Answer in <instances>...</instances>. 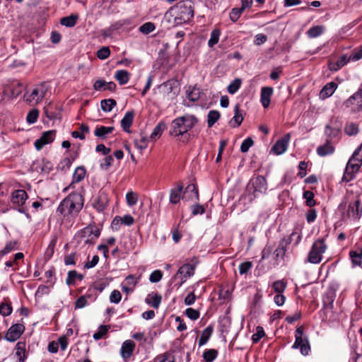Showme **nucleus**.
<instances>
[{
    "label": "nucleus",
    "mask_w": 362,
    "mask_h": 362,
    "mask_svg": "<svg viewBox=\"0 0 362 362\" xmlns=\"http://www.w3.org/2000/svg\"><path fill=\"white\" fill-rule=\"evenodd\" d=\"M84 198L81 193L74 192L69 194L59 204L57 213L65 217L67 215L76 216L83 209Z\"/></svg>",
    "instance_id": "1"
},
{
    "label": "nucleus",
    "mask_w": 362,
    "mask_h": 362,
    "mask_svg": "<svg viewBox=\"0 0 362 362\" xmlns=\"http://www.w3.org/2000/svg\"><path fill=\"white\" fill-rule=\"evenodd\" d=\"M198 120L193 115H185L173 119L171 122L170 134L174 136H182L192 129Z\"/></svg>",
    "instance_id": "2"
},
{
    "label": "nucleus",
    "mask_w": 362,
    "mask_h": 362,
    "mask_svg": "<svg viewBox=\"0 0 362 362\" xmlns=\"http://www.w3.org/2000/svg\"><path fill=\"white\" fill-rule=\"evenodd\" d=\"M173 10L176 14L175 17L176 24L187 23L194 16L193 3L191 0L180 1Z\"/></svg>",
    "instance_id": "3"
},
{
    "label": "nucleus",
    "mask_w": 362,
    "mask_h": 362,
    "mask_svg": "<svg viewBox=\"0 0 362 362\" xmlns=\"http://www.w3.org/2000/svg\"><path fill=\"white\" fill-rule=\"evenodd\" d=\"M100 234V231L95 226L88 225L78 231L74 238L78 245L82 243L85 245H94Z\"/></svg>",
    "instance_id": "4"
},
{
    "label": "nucleus",
    "mask_w": 362,
    "mask_h": 362,
    "mask_svg": "<svg viewBox=\"0 0 362 362\" xmlns=\"http://www.w3.org/2000/svg\"><path fill=\"white\" fill-rule=\"evenodd\" d=\"M48 86L46 83H40L34 87L31 92L27 91L24 94V100L26 103L33 105L39 103L46 95Z\"/></svg>",
    "instance_id": "5"
},
{
    "label": "nucleus",
    "mask_w": 362,
    "mask_h": 362,
    "mask_svg": "<svg viewBox=\"0 0 362 362\" xmlns=\"http://www.w3.org/2000/svg\"><path fill=\"white\" fill-rule=\"evenodd\" d=\"M292 349H299L303 356L308 355L310 351L309 340L308 337L304 334V327L302 325L298 327L296 329L295 342L292 346Z\"/></svg>",
    "instance_id": "6"
},
{
    "label": "nucleus",
    "mask_w": 362,
    "mask_h": 362,
    "mask_svg": "<svg viewBox=\"0 0 362 362\" xmlns=\"http://www.w3.org/2000/svg\"><path fill=\"white\" fill-rule=\"evenodd\" d=\"M327 245L324 239L315 240L308 255V262L311 264H318L322 261V254L327 250Z\"/></svg>",
    "instance_id": "7"
},
{
    "label": "nucleus",
    "mask_w": 362,
    "mask_h": 362,
    "mask_svg": "<svg viewBox=\"0 0 362 362\" xmlns=\"http://www.w3.org/2000/svg\"><path fill=\"white\" fill-rule=\"evenodd\" d=\"M267 190V183L264 177L258 175L250 179L247 185V191L252 194L254 197L265 194Z\"/></svg>",
    "instance_id": "8"
},
{
    "label": "nucleus",
    "mask_w": 362,
    "mask_h": 362,
    "mask_svg": "<svg viewBox=\"0 0 362 362\" xmlns=\"http://www.w3.org/2000/svg\"><path fill=\"white\" fill-rule=\"evenodd\" d=\"M358 160L359 158L357 156V153H353L346 164V167L341 179L342 182H348L354 179V173H357L362 165V161Z\"/></svg>",
    "instance_id": "9"
},
{
    "label": "nucleus",
    "mask_w": 362,
    "mask_h": 362,
    "mask_svg": "<svg viewBox=\"0 0 362 362\" xmlns=\"http://www.w3.org/2000/svg\"><path fill=\"white\" fill-rule=\"evenodd\" d=\"M109 198L107 193L100 189L95 197L93 199L92 206L98 212L103 211L107 206Z\"/></svg>",
    "instance_id": "10"
},
{
    "label": "nucleus",
    "mask_w": 362,
    "mask_h": 362,
    "mask_svg": "<svg viewBox=\"0 0 362 362\" xmlns=\"http://www.w3.org/2000/svg\"><path fill=\"white\" fill-rule=\"evenodd\" d=\"M346 216L354 220L359 219L362 216V205L359 195H356V198L353 203H350L348 206Z\"/></svg>",
    "instance_id": "11"
},
{
    "label": "nucleus",
    "mask_w": 362,
    "mask_h": 362,
    "mask_svg": "<svg viewBox=\"0 0 362 362\" xmlns=\"http://www.w3.org/2000/svg\"><path fill=\"white\" fill-rule=\"evenodd\" d=\"M341 124L338 122L331 121L325 127V134L327 136V140L331 143L334 139H338L340 134Z\"/></svg>",
    "instance_id": "12"
},
{
    "label": "nucleus",
    "mask_w": 362,
    "mask_h": 362,
    "mask_svg": "<svg viewBox=\"0 0 362 362\" xmlns=\"http://www.w3.org/2000/svg\"><path fill=\"white\" fill-rule=\"evenodd\" d=\"M25 331V326L22 324H14L8 329L5 339L8 341H15L21 337Z\"/></svg>",
    "instance_id": "13"
},
{
    "label": "nucleus",
    "mask_w": 362,
    "mask_h": 362,
    "mask_svg": "<svg viewBox=\"0 0 362 362\" xmlns=\"http://www.w3.org/2000/svg\"><path fill=\"white\" fill-rule=\"evenodd\" d=\"M55 135V130L45 132L42 136L35 141L34 145L35 148L39 151L42 149L45 145L52 143L54 140Z\"/></svg>",
    "instance_id": "14"
},
{
    "label": "nucleus",
    "mask_w": 362,
    "mask_h": 362,
    "mask_svg": "<svg viewBox=\"0 0 362 362\" xmlns=\"http://www.w3.org/2000/svg\"><path fill=\"white\" fill-rule=\"evenodd\" d=\"M290 139V134H285L274 144L272 148V151L276 155H281L284 153L288 148Z\"/></svg>",
    "instance_id": "15"
},
{
    "label": "nucleus",
    "mask_w": 362,
    "mask_h": 362,
    "mask_svg": "<svg viewBox=\"0 0 362 362\" xmlns=\"http://www.w3.org/2000/svg\"><path fill=\"white\" fill-rule=\"evenodd\" d=\"M354 106L355 111H362V87L346 101V106Z\"/></svg>",
    "instance_id": "16"
},
{
    "label": "nucleus",
    "mask_w": 362,
    "mask_h": 362,
    "mask_svg": "<svg viewBox=\"0 0 362 362\" xmlns=\"http://www.w3.org/2000/svg\"><path fill=\"white\" fill-rule=\"evenodd\" d=\"M194 265L191 264H184L179 268L175 277L176 278L180 275V278L182 280V282H185L188 278L194 275Z\"/></svg>",
    "instance_id": "17"
},
{
    "label": "nucleus",
    "mask_w": 362,
    "mask_h": 362,
    "mask_svg": "<svg viewBox=\"0 0 362 362\" xmlns=\"http://www.w3.org/2000/svg\"><path fill=\"white\" fill-rule=\"evenodd\" d=\"M294 235L295 233H292L289 237L284 238L280 240L277 248L275 250L274 252L276 259L279 257L283 259L284 257L286 252L287 250V246L291 244L292 240V236Z\"/></svg>",
    "instance_id": "18"
},
{
    "label": "nucleus",
    "mask_w": 362,
    "mask_h": 362,
    "mask_svg": "<svg viewBox=\"0 0 362 362\" xmlns=\"http://www.w3.org/2000/svg\"><path fill=\"white\" fill-rule=\"evenodd\" d=\"M135 349V343L132 340H126L123 342L120 354L124 359H128L132 356Z\"/></svg>",
    "instance_id": "19"
},
{
    "label": "nucleus",
    "mask_w": 362,
    "mask_h": 362,
    "mask_svg": "<svg viewBox=\"0 0 362 362\" xmlns=\"http://www.w3.org/2000/svg\"><path fill=\"white\" fill-rule=\"evenodd\" d=\"M28 198V196L23 189L16 190L11 194V202L13 204H17L19 206H22Z\"/></svg>",
    "instance_id": "20"
},
{
    "label": "nucleus",
    "mask_w": 362,
    "mask_h": 362,
    "mask_svg": "<svg viewBox=\"0 0 362 362\" xmlns=\"http://www.w3.org/2000/svg\"><path fill=\"white\" fill-rule=\"evenodd\" d=\"M273 91L274 90L272 87L266 86L262 88L260 93V101L264 108H267L269 106Z\"/></svg>",
    "instance_id": "21"
},
{
    "label": "nucleus",
    "mask_w": 362,
    "mask_h": 362,
    "mask_svg": "<svg viewBox=\"0 0 362 362\" xmlns=\"http://www.w3.org/2000/svg\"><path fill=\"white\" fill-rule=\"evenodd\" d=\"M183 185L182 183L177 184L176 187L172 188L170 191L169 200L173 204H177L182 198Z\"/></svg>",
    "instance_id": "22"
},
{
    "label": "nucleus",
    "mask_w": 362,
    "mask_h": 362,
    "mask_svg": "<svg viewBox=\"0 0 362 362\" xmlns=\"http://www.w3.org/2000/svg\"><path fill=\"white\" fill-rule=\"evenodd\" d=\"M134 112L133 110L127 112L121 120V127L126 132H129L130 127L133 124Z\"/></svg>",
    "instance_id": "23"
},
{
    "label": "nucleus",
    "mask_w": 362,
    "mask_h": 362,
    "mask_svg": "<svg viewBox=\"0 0 362 362\" xmlns=\"http://www.w3.org/2000/svg\"><path fill=\"white\" fill-rule=\"evenodd\" d=\"M337 88V84L335 82H329L327 83L321 90L320 97L322 99L330 97L334 93Z\"/></svg>",
    "instance_id": "24"
},
{
    "label": "nucleus",
    "mask_w": 362,
    "mask_h": 362,
    "mask_svg": "<svg viewBox=\"0 0 362 362\" xmlns=\"http://www.w3.org/2000/svg\"><path fill=\"white\" fill-rule=\"evenodd\" d=\"M334 151V147L331 144L329 140H327L325 144L319 146L317 148V153L321 157L331 155Z\"/></svg>",
    "instance_id": "25"
},
{
    "label": "nucleus",
    "mask_w": 362,
    "mask_h": 362,
    "mask_svg": "<svg viewBox=\"0 0 362 362\" xmlns=\"http://www.w3.org/2000/svg\"><path fill=\"white\" fill-rule=\"evenodd\" d=\"M234 116L229 122L230 125L232 127H239L243 121V116L240 110V105L236 104L234 107Z\"/></svg>",
    "instance_id": "26"
},
{
    "label": "nucleus",
    "mask_w": 362,
    "mask_h": 362,
    "mask_svg": "<svg viewBox=\"0 0 362 362\" xmlns=\"http://www.w3.org/2000/svg\"><path fill=\"white\" fill-rule=\"evenodd\" d=\"M202 94L201 89L197 86H189L187 90V98L192 102L198 101Z\"/></svg>",
    "instance_id": "27"
},
{
    "label": "nucleus",
    "mask_w": 362,
    "mask_h": 362,
    "mask_svg": "<svg viewBox=\"0 0 362 362\" xmlns=\"http://www.w3.org/2000/svg\"><path fill=\"white\" fill-rule=\"evenodd\" d=\"M161 299L162 297L160 294L152 292L147 296L145 301L153 308L157 309L160 306Z\"/></svg>",
    "instance_id": "28"
},
{
    "label": "nucleus",
    "mask_w": 362,
    "mask_h": 362,
    "mask_svg": "<svg viewBox=\"0 0 362 362\" xmlns=\"http://www.w3.org/2000/svg\"><path fill=\"white\" fill-rule=\"evenodd\" d=\"M114 130V127L98 126L94 131V134L97 137L105 139L107 135L112 133Z\"/></svg>",
    "instance_id": "29"
},
{
    "label": "nucleus",
    "mask_w": 362,
    "mask_h": 362,
    "mask_svg": "<svg viewBox=\"0 0 362 362\" xmlns=\"http://www.w3.org/2000/svg\"><path fill=\"white\" fill-rule=\"evenodd\" d=\"M115 78L120 85H125L129 81L130 74L124 69L117 70L115 74Z\"/></svg>",
    "instance_id": "30"
},
{
    "label": "nucleus",
    "mask_w": 362,
    "mask_h": 362,
    "mask_svg": "<svg viewBox=\"0 0 362 362\" xmlns=\"http://www.w3.org/2000/svg\"><path fill=\"white\" fill-rule=\"evenodd\" d=\"M25 343L23 341H18L16 345V356L18 358L19 362H24L25 356Z\"/></svg>",
    "instance_id": "31"
},
{
    "label": "nucleus",
    "mask_w": 362,
    "mask_h": 362,
    "mask_svg": "<svg viewBox=\"0 0 362 362\" xmlns=\"http://www.w3.org/2000/svg\"><path fill=\"white\" fill-rule=\"evenodd\" d=\"M213 327L212 326H208L206 327L202 332V334L200 336V338L199 339V346H203L204 345L211 337L212 333H213Z\"/></svg>",
    "instance_id": "32"
},
{
    "label": "nucleus",
    "mask_w": 362,
    "mask_h": 362,
    "mask_svg": "<svg viewBox=\"0 0 362 362\" xmlns=\"http://www.w3.org/2000/svg\"><path fill=\"white\" fill-rule=\"evenodd\" d=\"M117 105V102L112 98L104 99L100 102V106L103 111L109 112Z\"/></svg>",
    "instance_id": "33"
},
{
    "label": "nucleus",
    "mask_w": 362,
    "mask_h": 362,
    "mask_svg": "<svg viewBox=\"0 0 362 362\" xmlns=\"http://www.w3.org/2000/svg\"><path fill=\"white\" fill-rule=\"evenodd\" d=\"M324 31L325 27L323 25H315L308 30L306 34L310 38H315L321 35Z\"/></svg>",
    "instance_id": "34"
},
{
    "label": "nucleus",
    "mask_w": 362,
    "mask_h": 362,
    "mask_svg": "<svg viewBox=\"0 0 362 362\" xmlns=\"http://www.w3.org/2000/svg\"><path fill=\"white\" fill-rule=\"evenodd\" d=\"M349 256L354 265L359 266L362 262V249L358 250H351Z\"/></svg>",
    "instance_id": "35"
},
{
    "label": "nucleus",
    "mask_w": 362,
    "mask_h": 362,
    "mask_svg": "<svg viewBox=\"0 0 362 362\" xmlns=\"http://www.w3.org/2000/svg\"><path fill=\"white\" fill-rule=\"evenodd\" d=\"M166 128V124L163 122H160L153 129L152 133L151 134L150 138L151 139H156L159 138L165 129Z\"/></svg>",
    "instance_id": "36"
},
{
    "label": "nucleus",
    "mask_w": 362,
    "mask_h": 362,
    "mask_svg": "<svg viewBox=\"0 0 362 362\" xmlns=\"http://www.w3.org/2000/svg\"><path fill=\"white\" fill-rule=\"evenodd\" d=\"M86 174V170L84 167L80 166L77 167L73 175V183L74 182H80L82 181Z\"/></svg>",
    "instance_id": "37"
},
{
    "label": "nucleus",
    "mask_w": 362,
    "mask_h": 362,
    "mask_svg": "<svg viewBox=\"0 0 362 362\" xmlns=\"http://www.w3.org/2000/svg\"><path fill=\"white\" fill-rule=\"evenodd\" d=\"M220 113L217 110H210L207 115V124L209 127H212L219 119Z\"/></svg>",
    "instance_id": "38"
},
{
    "label": "nucleus",
    "mask_w": 362,
    "mask_h": 362,
    "mask_svg": "<svg viewBox=\"0 0 362 362\" xmlns=\"http://www.w3.org/2000/svg\"><path fill=\"white\" fill-rule=\"evenodd\" d=\"M76 279H78L80 281H81L83 279V275L78 274L75 270L69 271L66 279V283L69 286L72 285L75 283V280Z\"/></svg>",
    "instance_id": "39"
},
{
    "label": "nucleus",
    "mask_w": 362,
    "mask_h": 362,
    "mask_svg": "<svg viewBox=\"0 0 362 362\" xmlns=\"http://www.w3.org/2000/svg\"><path fill=\"white\" fill-rule=\"evenodd\" d=\"M18 242L16 240H11L7 242L4 249L0 251V256H4L13 250L17 249Z\"/></svg>",
    "instance_id": "40"
},
{
    "label": "nucleus",
    "mask_w": 362,
    "mask_h": 362,
    "mask_svg": "<svg viewBox=\"0 0 362 362\" xmlns=\"http://www.w3.org/2000/svg\"><path fill=\"white\" fill-rule=\"evenodd\" d=\"M221 35V31L218 29H214L210 35V38L208 41V45L209 47H213L218 42L219 37Z\"/></svg>",
    "instance_id": "41"
},
{
    "label": "nucleus",
    "mask_w": 362,
    "mask_h": 362,
    "mask_svg": "<svg viewBox=\"0 0 362 362\" xmlns=\"http://www.w3.org/2000/svg\"><path fill=\"white\" fill-rule=\"evenodd\" d=\"M77 16L71 15L64 17L60 20V23L66 27H74L76 23Z\"/></svg>",
    "instance_id": "42"
},
{
    "label": "nucleus",
    "mask_w": 362,
    "mask_h": 362,
    "mask_svg": "<svg viewBox=\"0 0 362 362\" xmlns=\"http://www.w3.org/2000/svg\"><path fill=\"white\" fill-rule=\"evenodd\" d=\"M303 198L305 199V204L309 207H313L316 204L314 199V193L312 191H305L303 194Z\"/></svg>",
    "instance_id": "43"
},
{
    "label": "nucleus",
    "mask_w": 362,
    "mask_h": 362,
    "mask_svg": "<svg viewBox=\"0 0 362 362\" xmlns=\"http://www.w3.org/2000/svg\"><path fill=\"white\" fill-rule=\"evenodd\" d=\"M110 328V327L109 325H100L98 330L93 334V339L95 340L102 339L107 333Z\"/></svg>",
    "instance_id": "44"
},
{
    "label": "nucleus",
    "mask_w": 362,
    "mask_h": 362,
    "mask_svg": "<svg viewBox=\"0 0 362 362\" xmlns=\"http://www.w3.org/2000/svg\"><path fill=\"white\" fill-rule=\"evenodd\" d=\"M138 194L133 191H129L126 194L127 203L130 206L136 205L138 202Z\"/></svg>",
    "instance_id": "45"
},
{
    "label": "nucleus",
    "mask_w": 362,
    "mask_h": 362,
    "mask_svg": "<svg viewBox=\"0 0 362 362\" xmlns=\"http://www.w3.org/2000/svg\"><path fill=\"white\" fill-rule=\"evenodd\" d=\"M240 86L241 80L240 78H235L228 85L227 90L230 94H234L238 90Z\"/></svg>",
    "instance_id": "46"
},
{
    "label": "nucleus",
    "mask_w": 362,
    "mask_h": 362,
    "mask_svg": "<svg viewBox=\"0 0 362 362\" xmlns=\"http://www.w3.org/2000/svg\"><path fill=\"white\" fill-rule=\"evenodd\" d=\"M218 351L215 349H208L203 354L206 362H212L217 357Z\"/></svg>",
    "instance_id": "47"
},
{
    "label": "nucleus",
    "mask_w": 362,
    "mask_h": 362,
    "mask_svg": "<svg viewBox=\"0 0 362 362\" xmlns=\"http://www.w3.org/2000/svg\"><path fill=\"white\" fill-rule=\"evenodd\" d=\"M286 287V283L284 280H278L272 284V288L277 293H282Z\"/></svg>",
    "instance_id": "48"
},
{
    "label": "nucleus",
    "mask_w": 362,
    "mask_h": 362,
    "mask_svg": "<svg viewBox=\"0 0 362 362\" xmlns=\"http://www.w3.org/2000/svg\"><path fill=\"white\" fill-rule=\"evenodd\" d=\"M39 116V110L37 109L31 110L27 115L26 121L28 124H34L36 122Z\"/></svg>",
    "instance_id": "49"
},
{
    "label": "nucleus",
    "mask_w": 362,
    "mask_h": 362,
    "mask_svg": "<svg viewBox=\"0 0 362 362\" xmlns=\"http://www.w3.org/2000/svg\"><path fill=\"white\" fill-rule=\"evenodd\" d=\"M156 361L158 362H175V358L170 353L165 352L164 354L158 355Z\"/></svg>",
    "instance_id": "50"
},
{
    "label": "nucleus",
    "mask_w": 362,
    "mask_h": 362,
    "mask_svg": "<svg viewBox=\"0 0 362 362\" xmlns=\"http://www.w3.org/2000/svg\"><path fill=\"white\" fill-rule=\"evenodd\" d=\"M155 25L151 22L144 23L139 27V31L144 34H149L155 30Z\"/></svg>",
    "instance_id": "51"
},
{
    "label": "nucleus",
    "mask_w": 362,
    "mask_h": 362,
    "mask_svg": "<svg viewBox=\"0 0 362 362\" xmlns=\"http://www.w3.org/2000/svg\"><path fill=\"white\" fill-rule=\"evenodd\" d=\"M13 310L12 306L10 303L2 302L0 304V314L3 316H8L11 314Z\"/></svg>",
    "instance_id": "52"
},
{
    "label": "nucleus",
    "mask_w": 362,
    "mask_h": 362,
    "mask_svg": "<svg viewBox=\"0 0 362 362\" xmlns=\"http://www.w3.org/2000/svg\"><path fill=\"white\" fill-rule=\"evenodd\" d=\"M345 133L349 136H354L358 133V127L355 123L348 124L345 127Z\"/></svg>",
    "instance_id": "53"
},
{
    "label": "nucleus",
    "mask_w": 362,
    "mask_h": 362,
    "mask_svg": "<svg viewBox=\"0 0 362 362\" xmlns=\"http://www.w3.org/2000/svg\"><path fill=\"white\" fill-rule=\"evenodd\" d=\"M244 11L245 9H243L242 7L233 8L230 13V19L233 22H236L240 18Z\"/></svg>",
    "instance_id": "54"
},
{
    "label": "nucleus",
    "mask_w": 362,
    "mask_h": 362,
    "mask_svg": "<svg viewBox=\"0 0 362 362\" xmlns=\"http://www.w3.org/2000/svg\"><path fill=\"white\" fill-rule=\"evenodd\" d=\"M264 335L265 333L263 327L258 326L256 329V332L252 336L253 343H257Z\"/></svg>",
    "instance_id": "55"
},
{
    "label": "nucleus",
    "mask_w": 362,
    "mask_h": 362,
    "mask_svg": "<svg viewBox=\"0 0 362 362\" xmlns=\"http://www.w3.org/2000/svg\"><path fill=\"white\" fill-rule=\"evenodd\" d=\"M254 144V141L252 138L247 137L245 139L240 146V151L242 153H246L249 148Z\"/></svg>",
    "instance_id": "56"
},
{
    "label": "nucleus",
    "mask_w": 362,
    "mask_h": 362,
    "mask_svg": "<svg viewBox=\"0 0 362 362\" xmlns=\"http://www.w3.org/2000/svg\"><path fill=\"white\" fill-rule=\"evenodd\" d=\"M110 55V50L108 47H103L97 52V57L100 59H105Z\"/></svg>",
    "instance_id": "57"
},
{
    "label": "nucleus",
    "mask_w": 362,
    "mask_h": 362,
    "mask_svg": "<svg viewBox=\"0 0 362 362\" xmlns=\"http://www.w3.org/2000/svg\"><path fill=\"white\" fill-rule=\"evenodd\" d=\"M185 314L189 319L192 320H197L200 316L199 312L197 310L192 308H187L185 310Z\"/></svg>",
    "instance_id": "58"
},
{
    "label": "nucleus",
    "mask_w": 362,
    "mask_h": 362,
    "mask_svg": "<svg viewBox=\"0 0 362 362\" xmlns=\"http://www.w3.org/2000/svg\"><path fill=\"white\" fill-rule=\"evenodd\" d=\"M162 272L160 270H155L150 274L149 281L151 283H157L162 279Z\"/></svg>",
    "instance_id": "59"
},
{
    "label": "nucleus",
    "mask_w": 362,
    "mask_h": 362,
    "mask_svg": "<svg viewBox=\"0 0 362 362\" xmlns=\"http://www.w3.org/2000/svg\"><path fill=\"white\" fill-rule=\"evenodd\" d=\"M52 105H49L44 108V113L49 120H54L57 118V114L52 111Z\"/></svg>",
    "instance_id": "60"
},
{
    "label": "nucleus",
    "mask_w": 362,
    "mask_h": 362,
    "mask_svg": "<svg viewBox=\"0 0 362 362\" xmlns=\"http://www.w3.org/2000/svg\"><path fill=\"white\" fill-rule=\"evenodd\" d=\"M252 267V263L251 262H245L239 265V272L240 274H247Z\"/></svg>",
    "instance_id": "61"
},
{
    "label": "nucleus",
    "mask_w": 362,
    "mask_h": 362,
    "mask_svg": "<svg viewBox=\"0 0 362 362\" xmlns=\"http://www.w3.org/2000/svg\"><path fill=\"white\" fill-rule=\"evenodd\" d=\"M122 299V294L118 290L112 291L110 296V301L112 303H119Z\"/></svg>",
    "instance_id": "62"
},
{
    "label": "nucleus",
    "mask_w": 362,
    "mask_h": 362,
    "mask_svg": "<svg viewBox=\"0 0 362 362\" xmlns=\"http://www.w3.org/2000/svg\"><path fill=\"white\" fill-rule=\"evenodd\" d=\"M53 169L52 163L47 160L43 159L41 164V171L45 173H49Z\"/></svg>",
    "instance_id": "63"
},
{
    "label": "nucleus",
    "mask_w": 362,
    "mask_h": 362,
    "mask_svg": "<svg viewBox=\"0 0 362 362\" xmlns=\"http://www.w3.org/2000/svg\"><path fill=\"white\" fill-rule=\"evenodd\" d=\"M317 217V211L315 209L308 210L305 218L308 223H311L315 221Z\"/></svg>",
    "instance_id": "64"
}]
</instances>
